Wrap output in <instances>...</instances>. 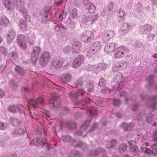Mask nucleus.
Returning a JSON list of instances; mask_svg holds the SVG:
<instances>
[{
    "instance_id": "f257e3e1",
    "label": "nucleus",
    "mask_w": 157,
    "mask_h": 157,
    "mask_svg": "<svg viewBox=\"0 0 157 157\" xmlns=\"http://www.w3.org/2000/svg\"><path fill=\"white\" fill-rule=\"evenodd\" d=\"M41 51L40 47L36 46L33 48L31 55V60L33 64H35L37 61Z\"/></svg>"
},
{
    "instance_id": "f03ea898",
    "label": "nucleus",
    "mask_w": 157,
    "mask_h": 157,
    "mask_svg": "<svg viewBox=\"0 0 157 157\" xmlns=\"http://www.w3.org/2000/svg\"><path fill=\"white\" fill-rule=\"evenodd\" d=\"M94 34L88 32H85L81 35V39L83 42L88 43L93 40L94 38Z\"/></svg>"
},
{
    "instance_id": "7ed1b4c3",
    "label": "nucleus",
    "mask_w": 157,
    "mask_h": 157,
    "mask_svg": "<svg viewBox=\"0 0 157 157\" xmlns=\"http://www.w3.org/2000/svg\"><path fill=\"white\" fill-rule=\"evenodd\" d=\"M117 52L115 53L114 57L116 58H120L123 57L124 54L128 52V49L123 46H120L117 49Z\"/></svg>"
},
{
    "instance_id": "20e7f679",
    "label": "nucleus",
    "mask_w": 157,
    "mask_h": 157,
    "mask_svg": "<svg viewBox=\"0 0 157 157\" xmlns=\"http://www.w3.org/2000/svg\"><path fill=\"white\" fill-rule=\"evenodd\" d=\"M51 58L50 54L49 52L45 51L43 52L41 55L40 62L41 63H46L48 62Z\"/></svg>"
},
{
    "instance_id": "39448f33",
    "label": "nucleus",
    "mask_w": 157,
    "mask_h": 157,
    "mask_svg": "<svg viewBox=\"0 0 157 157\" xmlns=\"http://www.w3.org/2000/svg\"><path fill=\"white\" fill-rule=\"evenodd\" d=\"M18 44L21 48H26L27 46V42L25 36L22 35H19L17 38Z\"/></svg>"
},
{
    "instance_id": "423d86ee",
    "label": "nucleus",
    "mask_w": 157,
    "mask_h": 157,
    "mask_svg": "<svg viewBox=\"0 0 157 157\" xmlns=\"http://www.w3.org/2000/svg\"><path fill=\"white\" fill-rule=\"evenodd\" d=\"M84 60L83 57L82 56H78L74 60L72 63V67L76 68L83 63Z\"/></svg>"
},
{
    "instance_id": "0eeeda50",
    "label": "nucleus",
    "mask_w": 157,
    "mask_h": 157,
    "mask_svg": "<svg viewBox=\"0 0 157 157\" xmlns=\"http://www.w3.org/2000/svg\"><path fill=\"white\" fill-rule=\"evenodd\" d=\"M114 80H120V81L118 82V86L117 87L119 88L123 86L124 79L123 77V74L121 72H118L117 76H115L114 77Z\"/></svg>"
},
{
    "instance_id": "6e6552de",
    "label": "nucleus",
    "mask_w": 157,
    "mask_h": 157,
    "mask_svg": "<svg viewBox=\"0 0 157 157\" xmlns=\"http://www.w3.org/2000/svg\"><path fill=\"white\" fill-rule=\"evenodd\" d=\"M114 80H120V81L118 82V86L117 87L119 88L123 86L124 79L123 77V74L121 72H118L117 76H115L114 77Z\"/></svg>"
},
{
    "instance_id": "1a4fd4ad",
    "label": "nucleus",
    "mask_w": 157,
    "mask_h": 157,
    "mask_svg": "<svg viewBox=\"0 0 157 157\" xmlns=\"http://www.w3.org/2000/svg\"><path fill=\"white\" fill-rule=\"evenodd\" d=\"M142 151L146 154H148L149 155L151 154L155 155L157 153V147L154 145L153 146L152 151H150L148 148H144L142 149Z\"/></svg>"
},
{
    "instance_id": "9d476101",
    "label": "nucleus",
    "mask_w": 157,
    "mask_h": 157,
    "mask_svg": "<svg viewBox=\"0 0 157 157\" xmlns=\"http://www.w3.org/2000/svg\"><path fill=\"white\" fill-rule=\"evenodd\" d=\"M64 63V60L61 58L55 59L53 61L52 65L55 68L61 67Z\"/></svg>"
},
{
    "instance_id": "9b49d317",
    "label": "nucleus",
    "mask_w": 157,
    "mask_h": 157,
    "mask_svg": "<svg viewBox=\"0 0 157 157\" xmlns=\"http://www.w3.org/2000/svg\"><path fill=\"white\" fill-rule=\"evenodd\" d=\"M115 48V45L113 43H110L106 46L104 48L105 52L109 54L112 52L114 50Z\"/></svg>"
},
{
    "instance_id": "f8f14e48",
    "label": "nucleus",
    "mask_w": 157,
    "mask_h": 157,
    "mask_svg": "<svg viewBox=\"0 0 157 157\" xmlns=\"http://www.w3.org/2000/svg\"><path fill=\"white\" fill-rule=\"evenodd\" d=\"M114 35V33L113 31H110L108 33H105L103 37L102 40L105 43L109 40V39L112 37Z\"/></svg>"
},
{
    "instance_id": "ddd939ff",
    "label": "nucleus",
    "mask_w": 157,
    "mask_h": 157,
    "mask_svg": "<svg viewBox=\"0 0 157 157\" xmlns=\"http://www.w3.org/2000/svg\"><path fill=\"white\" fill-rule=\"evenodd\" d=\"M9 22V19L5 16H2L0 19V24L3 26H6Z\"/></svg>"
},
{
    "instance_id": "4468645a",
    "label": "nucleus",
    "mask_w": 157,
    "mask_h": 157,
    "mask_svg": "<svg viewBox=\"0 0 157 157\" xmlns=\"http://www.w3.org/2000/svg\"><path fill=\"white\" fill-rule=\"evenodd\" d=\"M129 147L130 148V151L132 152H134L137 149V147L136 145V142L133 140L128 142Z\"/></svg>"
},
{
    "instance_id": "2eb2a0df",
    "label": "nucleus",
    "mask_w": 157,
    "mask_h": 157,
    "mask_svg": "<svg viewBox=\"0 0 157 157\" xmlns=\"http://www.w3.org/2000/svg\"><path fill=\"white\" fill-rule=\"evenodd\" d=\"M122 63L120 62L116 63L113 67V71L116 72L120 70L122 68Z\"/></svg>"
},
{
    "instance_id": "dca6fc26",
    "label": "nucleus",
    "mask_w": 157,
    "mask_h": 157,
    "mask_svg": "<svg viewBox=\"0 0 157 157\" xmlns=\"http://www.w3.org/2000/svg\"><path fill=\"white\" fill-rule=\"evenodd\" d=\"M71 78V76L69 74L63 75L61 77V81L63 83L68 82Z\"/></svg>"
},
{
    "instance_id": "f3484780",
    "label": "nucleus",
    "mask_w": 157,
    "mask_h": 157,
    "mask_svg": "<svg viewBox=\"0 0 157 157\" xmlns=\"http://www.w3.org/2000/svg\"><path fill=\"white\" fill-rule=\"evenodd\" d=\"M9 111L10 112L15 113L19 111V108L16 105H10L8 108Z\"/></svg>"
},
{
    "instance_id": "a211bd4d",
    "label": "nucleus",
    "mask_w": 157,
    "mask_h": 157,
    "mask_svg": "<svg viewBox=\"0 0 157 157\" xmlns=\"http://www.w3.org/2000/svg\"><path fill=\"white\" fill-rule=\"evenodd\" d=\"M130 25L127 23H124L123 27L121 28V30L125 33L128 32L130 29Z\"/></svg>"
},
{
    "instance_id": "6ab92c4d",
    "label": "nucleus",
    "mask_w": 157,
    "mask_h": 157,
    "mask_svg": "<svg viewBox=\"0 0 157 157\" xmlns=\"http://www.w3.org/2000/svg\"><path fill=\"white\" fill-rule=\"evenodd\" d=\"M94 83L92 81H89L87 83L88 91L89 92H92L94 90Z\"/></svg>"
},
{
    "instance_id": "aec40b11",
    "label": "nucleus",
    "mask_w": 157,
    "mask_h": 157,
    "mask_svg": "<svg viewBox=\"0 0 157 157\" xmlns=\"http://www.w3.org/2000/svg\"><path fill=\"white\" fill-rule=\"evenodd\" d=\"M84 91L82 90H80L79 92H77V94H75L74 93H70L71 96V97L78 98L79 97V95H82L84 93Z\"/></svg>"
},
{
    "instance_id": "412c9836",
    "label": "nucleus",
    "mask_w": 157,
    "mask_h": 157,
    "mask_svg": "<svg viewBox=\"0 0 157 157\" xmlns=\"http://www.w3.org/2000/svg\"><path fill=\"white\" fill-rule=\"evenodd\" d=\"M96 7L93 4H91L88 9V11L90 13H94L96 10Z\"/></svg>"
},
{
    "instance_id": "4be33fe9",
    "label": "nucleus",
    "mask_w": 157,
    "mask_h": 157,
    "mask_svg": "<svg viewBox=\"0 0 157 157\" xmlns=\"http://www.w3.org/2000/svg\"><path fill=\"white\" fill-rule=\"evenodd\" d=\"M51 101H53L52 102H50L49 103L51 105V106L53 107V109L55 110V109L54 108L55 107H58V105H59V104H58L57 102L54 99H50Z\"/></svg>"
},
{
    "instance_id": "5701e85b",
    "label": "nucleus",
    "mask_w": 157,
    "mask_h": 157,
    "mask_svg": "<svg viewBox=\"0 0 157 157\" xmlns=\"http://www.w3.org/2000/svg\"><path fill=\"white\" fill-rule=\"evenodd\" d=\"M113 91V90L112 89H109L107 87H105L101 90V92L102 94H105L111 93Z\"/></svg>"
},
{
    "instance_id": "b1692460",
    "label": "nucleus",
    "mask_w": 157,
    "mask_h": 157,
    "mask_svg": "<svg viewBox=\"0 0 157 157\" xmlns=\"http://www.w3.org/2000/svg\"><path fill=\"white\" fill-rule=\"evenodd\" d=\"M127 148V146L125 144H123L120 145L119 148L120 151L121 152H122L124 151Z\"/></svg>"
},
{
    "instance_id": "393cba45",
    "label": "nucleus",
    "mask_w": 157,
    "mask_h": 157,
    "mask_svg": "<svg viewBox=\"0 0 157 157\" xmlns=\"http://www.w3.org/2000/svg\"><path fill=\"white\" fill-rule=\"evenodd\" d=\"M116 143L115 140H113L111 141L107 142L106 144L108 148H109L113 147Z\"/></svg>"
},
{
    "instance_id": "a878e982",
    "label": "nucleus",
    "mask_w": 157,
    "mask_h": 157,
    "mask_svg": "<svg viewBox=\"0 0 157 157\" xmlns=\"http://www.w3.org/2000/svg\"><path fill=\"white\" fill-rule=\"evenodd\" d=\"M73 46L74 48H80L81 46V44L80 42L78 41L75 40L73 41Z\"/></svg>"
},
{
    "instance_id": "bb28decb",
    "label": "nucleus",
    "mask_w": 157,
    "mask_h": 157,
    "mask_svg": "<svg viewBox=\"0 0 157 157\" xmlns=\"http://www.w3.org/2000/svg\"><path fill=\"white\" fill-rule=\"evenodd\" d=\"M96 112V110L94 108H92L89 109H87V113H90L93 115L95 114Z\"/></svg>"
},
{
    "instance_id": "cd10ccee",
    "label": "nucleus",
    "mask_w": 157,
    "mask_h": 157,
    "mask_svg": "<svg viewBox=\"0 0 157 157\" xmlns=\"http://www.w3.org/2000/svg\"><path fill=\"white\" fill-rule=\"evenodd\" d=\"M93 47L96 48L97 50H99L101 46V44L100 42H96L92 44Z\"/></svg>"
},
{
    "instance_id": "c85d7f7f",
    "label": "nucleus",
    "mask_w": 157,
    "mask_h": 157,
    "mask_svg": "<svg viewBox=\"0 0 157 157\" xmlns=\"http://www.w3.org/2000/svg\"><path fill=\"white\" fill-rule=\"evenodd\" d=\"M19 25L21 28L24 29L27 27V24L25 21L21 20L19 23Z\"/></svg>"
},
{
    "instance_id": "c756f323",
    "label": "nucleus",
    "mask_w": 157,
    "mask_h": 157,
    "mask_svg": "<svg viewBox=\"0 0 157 157\" xmlns=\"http://www.w3.org/2000/svg\"><path fill=\"white\" fill-rule=\"evenodd\" d=\"M38 99H31V100L29 102V103L32 105L34 107L36 104L38 103L37 101L38 100Z\"/></svg>"
},
{
    "instance_id": "7c9ffc66",
    "label": "nucleus",
    "mask_w": 157,
    "mask_h": 157,
    "mask_svg": "<svg viewBox=\"0 0 157 157\" xmlns=\"http://www.w3.org/2000/svg\"><path fill=\"white\" fill-rule=\"evenodd\" d=\"M123 127L124 130V129L125 128V131L127 130H131V127L132 126L131 124H123Z\"/></svg>"
},
{
    "instance_id": "2f4dec72",
    "label": "nucleus",
    "mask_w": 157,
    "mask_h": 157,
    "mask_svg": "<svg viewBox=\"0 0 157 157\" xmlns=\"http://www.w3.org/2000/svg\"><path fill=\"white\" fill-rule=\"evenodd\" d=\"M90 124V121H86V122L83 124L82 126L81 129L82 130H86L88 127L89 126Z\"/></svg>"
},
{
    "instance_id": "473e14b6",
    "label": "nucleus",
    "mask_w": 157,
    "mask_h": 157,
    "mask_svg": "<svg viewBox=\"0 0 157 157\" xmlns=\"http://www.w3.org/2000/svg\"><path fill=\"white\" fill-rule=\"evenodd\" d=\"M7 36L8 37L7 38L8 40L10 39L13 40L14 39L15 36V33L13 32H11L10 33V34H8Z\"/></svg>"
},
{
    "instance_id": "72a5a7b5",
    "label": "nucleus",
    "mask_w": 157,
    "mask_h": 157,
    "mask_svg": "<svg viewBox=\"0 0 157 157\" xmlns=\"http://www.w3.org/2000/svg\"><path fill=\"white\" fill-rule=\"evenodd\" d=\"M71 15L73 18H75L77 16V10L75 9H74L72 10L71 14Z\"/></svg>"
},
{
    "instance_id": "f704fd0d",
    "label": "nucleus",
    "mask_w": 157,
    "mask_h": 157,
    "mask_svg": "<svg viewBox=\"0 0 157 157\" xmlns=\"http://www.w3.org/2000/svg\"><path fill=\"white\" fill-rule=\"evenodd\" d=\"M119 97L124 98L126 97L127 94L125 91H123L119 92Z\"/></svg>"
},
{
    "instance_id": "c9c22d12",
    "label": "nucleus",
    "mask_w": 157,
    "mask_h": 157,
    "mask_svg": "<svg viewBox=\"0 0 157 157\" xmlns=\"http://www.w3.org/2000/svg\"><path fill=\"white\" fill-rule=\"evenodd\" d=\"M83 82L82 81L80 80H78L75 83V87L77 88L80 87L82 85Z\"/></svg>"
},
{
    "instance_id": "e433bc0d",
    "label": "nucleus",
    "mask_w": 157,
    "mask_h": 157,
    "mask_svg": "<svg viewBox=\"0 0 157 157\" xmlns=\"http://www.w3.org/2000/svg\"><path fill=\"white\" fill-rule=\"evenodd\" d=\"M10 87L14 90H16L17 89V84L14 82H12V84H10Z\"/></svg>"
},
{
    "instance_id": "4c0bfd02",
    "label": "nucleus",
    "mask_w": 157,
    "mask_h": 157,
    "mask_svg": "<svg viewBox=\"0 0 157 157\" xmlns=\"http://www.w3.org/2000/svg\"><path fill=\"white\" fill-rule=\"evenodd\" d=\"M92 19V17L91 16H86L85 18V21L86 23L90 21Z\"/></svg>"
},
{
    "instance_id": "58836bf2",
    "label": "nucleus",
    "mask_w": 157,
    "mask_h": 157,
    "mask_svg": "<svg viewBox=\"0 0 157 157\" xmlns=\"http://www.w3.org/2000/svg\"><path fill=\"white\" fill-rule=\"evenodd\" d=\"M10 123L14 125L17 122V120L16 119L13 118H11L10 119Z\"/></svg>"
},
{
    "instance_id": "ea45409f",
    "label": "nucleus",
    "mask_w": 157,
    "mask_h": 157,
    "mask_svg": "<svg viewBox=\"0 0 157 157\" xmlns=\"http://www.w3.org/2000/svg\"><path fill=\"white\" fill-rule=\"evenodd\" d=\"M39 139H34L33 140H32L31 142V143L34 146H36L37 145V144H39Z\"/></svg>"
},
{
    "instance_id": "a19ab883",
    "label": "nucleus",
    "mask_w": 157,
    "mask_h": 157,
    "mask_svg": "<svg viewBox=\"0 0 157 157\" xmlns=\"http://www.w3.org/2000/svg\"><path fill=\"white\" fill-rule=\"evenodd\" d=\"M0 51L3 54L5 55H6L7 53V51L6 49L3 47H0Z\"/></svg>"
},
{
    "instance_id": "79ce46f5",
    "label": "nucleus",
    "mask_w": 157,
    "mask_h": 157,
    "mask_svg": "<svg viewBox=\"0 0 157 157\" xmlns=\"http://www.w3.org/2000/svg\"><path fill=\"white\" fill-rule=\"evenodd\" d=\"M119 13L120 14L119 17H121V19L123 21L124 19V11H120Z\"/></svg>"
},
{
    "instance_id": "37998d69",
    "label": "nucleus",
    "mask_w": 157,
    "mask_h": 157,
    "mask_svg": "<svg viewBox=\"0 0 157 157\" xmlns=\"http://www.w3.org/2000/svg\"><path fill=\"white\" fill-rule=\"evenodd\" d=\"M105 79L103 78H101L100 79L99 82L98 83L99 86H102L103 84L105 82Z\"/></svg>"
},
{
    "instance_id": "c03bdc74",
    "label": "nucleus",
    "mask_w": 157,
    "mask_h": 157,
    "mask_svg": "<svg viewBox=\"0 0 157 157\" xmlns=\"http://www.w3.org/2000/svg\"><path fill=\"white\" fill-rule=\"evenodd\" d=\"M71 139V137L69 136H65L63 139V140L65 142H67L69 141Z\"/></svg>"
},
{
    "instance_id": "a18cd8bd",
    "label": "nucleus",
    "mask_w": 157,
    "mask_h": 157,
    "mask_svg": "<svg viewBox=\"0 0 157 157\" xmlns=\"http://www.w3.org/2000/svg\"><path fill=\"white\" fill-rule=\"evenodd\" d=\"M71 49V48L69 46H67L64 48L63 50V52L66 53L68 52H69Z\"/></svg>"
},
{
    "instance_id": "49530a36",
    "label": "nucleus",
    "mask_w": 157,
    "mask_h": 157,
    "mask_svg": "<svg viewBox=\"0 0 157 157\" xmlns=\"http://www.w3.org/2000/svg\"><path fill=\"white\" fill-rule=\"evenodd\" d=\"M144 113H141V114L138 115L137 116V119L138 120H140L144 116Z\"/></svg>"
},
{
    "instance_id": "de8ad7c7",
    "label": "nucleus",
    "mask_w": 157,
    "mask_h": 157,
    "mask_svg": "<svg viewBox=\"0 0 157 157\" xmlns=\"http://www.w3.org/2000/svg\"><path fill=\"white\" fill-rule=\"evenodd\" d=\"M114 104L116 106H118L120 104V102L118 100L115 99L113 101Z\"/></svg>"
},
{
    "instance_id": "09e8293b",
    "label": "nucleus",
    "mask_w": 157,
    "mask_h": 157,
    "mask_svg": "<svg viewBox=\"0 0 157 157\" xmlns=\"http://www.w3.org/2000/svg\"><path fill=\"white\" fill-rule=\"evenodd\" d=\"M144 28H146L147 30L150 31L151 29V26L150 25H146L144 26Z\"/></svg>"
},
{
    "instance_id": "8fccbe9b",
    "label": "nucleus",
    "mask_w": 157,
    "mask_h": 157,
    "mask_svg": "<svg viewBox=\"0 0 157 157\" xmlns=\"http://www.w3.org/2000/svg\"><path fill=\"white\" fill-rule=\"evenodd\" d=\"M75 157H82V155L78 152L77 151L75 154Z\"/></svg>"
},
{
    "instance_id": "3c124183",
    "label": "nucleus",
    "mask_w": 157,
    "mask_h": 157,
    "mask_svg": "<svg viewBox=\"0 0 157 157\" xmlns=\"http://www.w3.org/2000/svg\"><path fill=\"white\" fill-rule=\"evenodd\" d=\"M4 95V92L2 89L0 88V97H2Z\"/></svg>"
},
{
    "instance_id": "603ef678",
    "label": "nucleus",
    "mask_w": 157,
    "mask_h": 157,
    "mask_svg": "<svg viewBox=\"0 0 157 157\" xmlns=\"http://www.w3.org/2000/svg\"><path fill=\"white\" fill-rule=\"evenodd\" d=\"M5 128V127H4V125L3 123L2 122H0V129H4Z\"/></svg>"
},
{
    "instance_id": "864d4df0",
    "label": "nucleus",
    "mask_w": 157,
    "mask_h": 157,
    "mask_svg": "<svg viewBox=\"0 0 157 157\" xmlns=\"http://www.w3.org/2000/svg\"><path fill=\"white\" fill-rule=\"evenodd\" d=\"M138 108V106L137 105H135L133 106L132 108V110L133 111H135Z\"/></svg>"
},
{
    "instance_id": "5fc2aeb1",
    "label": "nucleus",
    "mask_w": 157,
    "mask_h": 157,
    "mask_svg": "<svg viewBox=\"0 0 157 157\" xmlns=\"http://www.w3.org/2000/svg\"><path fill=\"white\" fill-rule=\"evenodd\" d=\"M154 139L155 140H157V131L154 134Z\"/></svg>"
},
{
    "instance_id": "6e6d98bb",
    "label": "nucleus",
    "mask_w": 157,
    "mask_h": 157,
    "mask_svg": "<svg viewBox=\"0 0 157 157\" xmlns=\"http://www.w3.org/2000/svg\"><path fill=\"white\" fill-rule=\"evenodd\" d=\"M24 132V131L22 129H19L18 130V133L20 134H22Z\"/></svg>"
},
{
    "instance_id": "4d7b16f0",
    "label": "nucleus",
    "mask_w": 157,
    "mask_h": 157,
    "mask_svg": "<svg viewBox=\"0 0 157 157\" xmlns=\"http://www.w3.org/2000/svg\"><path fill=\"white\" fill-rule=\"evenodd\" d=\"M154 76L153 75H150L147 78V80L148 81H150V80H151L153 78Z\"/></svg>"
},
{
    "instance_id": "13d9d810",
    "label": "nucleus",
    "mask_w": 157,
    "mask_h": 157,
    "mask_svg": "<svg viewBox=\"0 0 157 157\" xmlns=\"http://www.w3.org/2000/svg\"><path fill=\"white\" fill-rule=\"evenodd\" d=\"M8 157H17V156L16 154H14L9 155Z\"/></svg>"
},
{
    "instance_id": "bf43d9fd",
    "label": "nucleus",
    "mask_w": 157,
    "mask_h": 157,
    "mask_svg": "<svg viewBox=\"0 0 157 157\" xmlns=\"http://www.w3.org/2000/svg\"><path fill=\"white\" fill-rule=\"evenodd\" d=\"M146 120L147 122L149 123L151 121V118L147 117L146 118Z\"/></svg>"
},
{
    "instance_id": "052dcab7",
    "label": "nucleus",
    "mask_w": 157,
    "mask_h": 157,
    "mask_svg": "<svg viewBox=\"0 0 157 157\" xmlns=\"http://www.w3.org/2000/svg\"><path fill=\"white\" fill-rule=\"evenodd\" d=\"M62 3H63V2L61 1L59 2H57L56 4L57 5H61Z\"/></svg>"
},
{
    "instance_id": "680f3d73",
    "label": "nucleus",
    "mask_w": 157,
    "mask_h": 157,
    "mask_svg": "<svg viewBox=\"0 0 157 157\" xmlns=\"http://www.w3.org/2000/svg\"><path fill=\"white\" fill-rule=\"evenodd\" d=\"M97 125L98 124H95L94 125V126L92 127L91 128V129H90V131H93V128H94V127H96L97 126Z\"/></svg>"
},
{
    "instance_id": "e2e57ef3",
    "label": "nucleus",
    "mask_w": 157,
    "mask_h": 157,
    "mask_svg": "<svg viewBox=\"0 0 157 157\" xmlns=\"http://www.w3.org/2000/svg\"><path fill=\"white\" fill-rule=\"evenodd\" d=\"M116 116L117 117H120L121 115L119 113H117L116 114Z\"/></svg>"
},
{
    "instance_id": "0e129e2a",
    "label": "nucleus",
    "mask_w": 157,
    "mask_h": 157,
    "mask_svg": "<svg viewBox=\"0 0 157 157\" xmlns=\"http://www.w3.org/2000/svg\"><path fill=\"white\" fill-rule=\"evenodd\" d=\"M153 57L154 58H157V53L153 55Z\"/></svg>"
},
{
    "instance_id": "69168bd1",
    "label": "nucleus",
    "mask_w": 157,
    "mask_h": 157,
    "mask_svg": "<svg viewBox=\"0 0 157 157\" xmlns=\"http://www.w3.org/2000/svg\"><path fill=\"white\" fill-rule=\"evenodd\" d=\"M29 90V89L28 88H24V90L25 91H28Z\"/></svg>"
},
{
    "instance_id": "338daca9",
    "label": "nucleus",
    "mask_w": 157,
    "mask_h": 157,
    "mask_svg": "<svg viewBox=\"0 0 157 157\" xmlns=\"http://www.w3.org/2000/svg\"><path fill=\"white\" fill-rule=\"evenodd\" d=\"M3 39L0 36V43L2 41Z\"/></svg>"
},
{
    "instance_id": "774afa93",
    "label": "nucleus",
    "mask_w": 157,
    "mask_h": 157,
    "mask_svg": "<svg viewBox=\"0 0 157 157\" xmlns=\"http://www.w3.org/2000/svg\"><path fill=\"white\" fill-rule=\"evenodd\" d=\"M145 144L146 146H148V143H146Z\"/></svg>"
}]
</instances>
